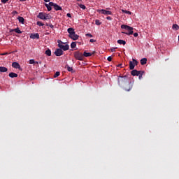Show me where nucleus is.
I'll list each match as a JSON object with an SVG mask.
<instances>
[{"label": "nucleus", "mask_w": 179, "mask_h": 179, "mask_svg": "<svg viewBox=\"0 0 179 179\" xmlns=\"http://www.w3.org/2000/svg\"><path fill=\"white\" fill-rule=\"evenodd\" d=\"M9 0H1L2 3H6Z\"/></svg>", "instance_id": "obj_41"}, {"label": "nucleus", "mask_w": 179, "mask_h": 179, "mask_svg": "<svg viewBox=\"0 0 179 179\" xmlns=\"http://www.w3.org/2000/svg\"><path fill=\"white\" fill-rule=\"evenodd\" d=\"M67 31L69 33V37H70V36H73V34H75V29L71 27V28H69L67 29Z\"/></svg>", "instance_id": "obj_11"}, {"label": "nucleus", "mask_w": 179, "mask_h": 179, "mask_svg": "<svg viewBox=\"0 0 179 179\" xmlns=\"http://www.w3.org/2000/svg\"><path fill=\"white\" fill-rule=\"evenodd\" d=\"M12 31H15L17 34H22V31L19 29V27L16 29H10V33H12Z\"/></svg>", "instance_id": "obj_13"}, {"label": "nucleus", "mask_w": 179, "mask_h": 179, "mask_svg": "<svg viewBox=\"0 0 179 179\" xmlns=\"http://www.w3.org/2000/svg\"><path fill=\"white\" fill-rule=\"evenodd\" d=\"M131 73L132 76H139V75H141V73H145V71H138L136 69H134L131 71Z\"/></svg>", "instance_id": "obj_7"}, {"label": "nucleus", "mask_w": 179, "mask_h": 179, "mask_svg": "<svg viewBox=\"0 0 179 179\" xmlns=\"http://www.w3.org/2000/svg\"><path fill=\"white\" fill-rule=\"evenodd\" d=\"M13 68H15V69H19L20 71L22 70V67H20V64L17 62H13L12 64Z\"/></svg>", "instance_id": "obj_10"}, {"label": "nucleus", "mask_w": 179, "mask_h": 179, "mask_svg": "<svg viewBox=\"0 0 179 179\" xmlns=\"http://www.w3.org/2000/svg\"><path fill=\"white\" fill-rule=\"evenodd\" d=\"M117 48H110L111 52H115V50H117Z\"/></svg>", "instance_id": "obj_37"}, {"label": "nucleus", "mask_w": 179, "mask_h": 179, "mask_svg": "<svg viewBox=\"0 0 179 179\" xmlns=\"http://www.w3.org/2000/svg\"><path fill=\"white\" fill-rule=\"evenodd\" d=\"M79 6L81 9H86V6L84 4H79Z\"/></svg>", "instance_id": "obj_33"}, {"label": "nucleus", "mask_w": 179, "mask_h": 179, "mask_svg": "<svg viewBox=\"0 0 179 179\" xmlns=\"http://www.w3.org/2000/svg\"><path fill=\"white\" fill-rule=\"evenodd\" d=\"M20 2H24L27 0H20Z\"/></svg>", "instance_id": "obj_49"}, {"label": "nucleus", "mask_w": 179, "mask_h": 179, "mask_svg": "<svg viewBox=\"0 0 179 179\" xmlns=\"http://www.w3.org/2000/svg\"><path fill=\"white\" fill-rule=\"evenodd\" d=\"M9 55V53H8V52H4V53L0 54V55Z\"/></svg>", "instance_id": "obj_42"}, {"label": "nucleus", "mask_w": 179, "mask_h": 179, "mask_svg": "<svg viewBox=\"0 0 179 179\" xmlns=\"http://www.w3.org/2000/svg\"><path fill=\"white\" fill-rule=\"evenodd\" d=\"M117 82H118L119 86H120L121 87H123L124 85L128 82V77L127 76H120L117 78Z\"/></svg>", "instance_id": "obj_2"}, {"label": "nucleus", "mask_w": 179, "mask_h": 179, "mask_svg": "<svg viewBox=\"0 0 179 179\" xmlns=\"http://www.w3.org/2000/svg\"><path fill=\"white\" fill-rule=\"evenodd\" d=\"M12 15H13V16H15V15H17V11H13Z\"/></svg>", "instance_id": "obj_38"}, {"label": "nucleus", "mask_w": 179, "mask_h": 179, "mask_svg": "<svg viewBox=\"0 0 179 179\" xmlns=\"http://www.w3.org/2000/svg\"><path fill=\"white\" fill-rule=\"evenodd\" d=\"M0 72H8V68L5 66H0Z\"/></svg>", "instance_id": "obj_22"}, {"label": "nucleus", "mask_w": 179, "mask_h": 179, "mask_svg": "<svg viewBox=\"0 0 179 179\" xmlns=\"http://www.w3.org/2000/svg\"><path fill=\"white\" fill-rule=\"evenodd\" d=\"M45 54L48 55V57H51V50L48 49L47 50H45Z\"/></svg>", "instance_id": "obj_24"}, {"label": "nucleus", "mask_w": 179, "mask_h": 179, "mask_svg": "<svg viewBox=\"0 0 179 179\" xmlns=\"http://www.w3.org/2000/svg\"><path fill=\"white\" fill-rule=\"evenodd\" d=\"M67 68V71H69V72H71L72 73H73V69L69 66H66Z\"/></svg>", "instance_id": "obj_26"}, {"label": "nucleus", "mask_w": 179, "mask_h": 179, "mask_svg": "<svg viewBox=\"0 0 179 179\" xmlns=\"http://www.w3.org/2000/svg\"><path fill=\"white\" fill-rule=\"evenodd\" d=\"M117 66V68H120V67L122 66V64H120Z\"/></svg>", "instance_id": "obj_47"}, {"label": "nucleus", "mask_w": 179, "mask_h": 179, "mask_svg": "<svg viewBox=\"0 0 179 179\" xmlns=\"http://www.w3.org/2000/svg\"><path fill=\"white\" fill-rule=\"evenodd\" d=\"M45 20H48L50 19H51V15H50L49 14L45 13Z\"/></svg>", "instance_id": "obj_27"}, {"label": "nucleus", "mask_w": 179, "mask_h": 179, "mask_svg": "<svg viewBox=\"0 0 179 179\" xmlns=\"http://www.w3.org/2000/svg\"><path fill=\"white\" fill-rule=\"evenodd\" d=\"M95 52H93L92 53L90 52H87L86 51L84 52L83 53V58H85V57H92V54H94Z\"/></svg>", "instance_id": "obj_17"}, {"label": "nucleus", "mask_w": 179, "mask_h": 179, "mask_svg": "<svg viewBox=\"0 0 179 179\" xmlns=\"http://www.w3.org/2000/svg\"><path fill=\"white\" fill-rule=\"evenodd\" d=\"M30 38H32L33 40H35V38H37V40H38V38H40V34H38V33L32 34L30 36Z\"/></svg>", "instance_id": "obj_14"}, {"label": "nucleus", "mask_w": 179, "mask_h": 179, "mask_svg": "<svg viewBox=\"0 0 179 179\" xmlns=\"http://www.w3.org/2000/svg\"><path fill=\"white\" fill-rule=\"evenodd\" d=\"M44 2H50V0H43Z\"/></svg>", "instance_id": "obj_48"}, {"label": "nucleus", "mask_w": 179, "mask_h": 179, "mask_svg": "<svg viewBox=\"0 0 179 179\" xmlns=\"http://www.w3.org/2000/svg\"><path fill=\"white\" fill-rule=\"evenodd\" d=\"M36 24H37L38 26H44V24H43V22H40V21H38V22H36Z\"/></svg>", "instance_id": "obj_34"}, {"label": "nucleus", "mask_w": 179, "mask_h": 179, "mask_svg": "<svg viewBox=\"0 0 179 179\" xmlns=\"http://www.w3.org/2000/svg\"><path fill=\"white\" fill-rule=\"evenodd\" d=\"M99 12H101L102 15H113V13L111 11H108L104 9L100 10Z\"/></svg>", "instance_id": "obj_12"}, {"label": "nucleus", "mask_w": 179, "mask_h": 179, "mask_svg": "<svg viewBox=\"0 0 179 179\" xmlns=\"http://www.w3.org/2000/svg\"><path fill=\"white\" fill-rule=\"evenodd\" d=\"M66 16H67V17H72V16L71 15V13H67Z\"/></svg>", "instance_id": "obj_45"}, {"label": "nucleus", "mask_w": 179, "mask_h": 179, "mask_svg": "<svg viewBox=\"0 0 179 179\" xmlns=\"http://www.w3.org/2000/svg\"><path fill=\"white\" fill-rule=\"evenodd\" d=\"M178 1H179V0H178Z\"/></svg>", "instance_id": "obj_56"}, {"label": "nucleus", "mask_w": 179, "mask_h": 179, "mask_svg": "<svg viewBox=\"0 0 179 179\" xmlns=\"http://www.w3.org/2000/svg\"><path fill=\"white\" fill-rule=\"evenodd\" d=\"M46 26H50V24H46Z\"/></svg>", "instance_id": "obj_52"}, {"label": "nucleus", "mask_w": 179, "mask_h": 179, "mask_svg": "<svg viewBox=\"0 0 179 179\" xmlns=\"http://www.w3.org/2000/svg\"><path fill=\"white\" fill-rule=\"evenodd\" d=\"M117 43L120 44V45L122 44L123 45H125L127 44V42L125 41H124V40L119 39L117 41Z\"/></svg>", "instance_id": "obj_21"}, {"label": "nucleus", "mask_w": 179, "mask_h": 179, "mask_svg": "<svg viewBox=\"0 0 179 179\" xmlns=\"http://www.w3.org/2000/svg\"><path fill=\"white\" fill-rule=\"evenodd\" d=\"M10 78H17V74L16 73L11 72L8 74Z\"/></svg>", "instance_id": "obj_20"}, {"label": "nucleus", "mask_w": 179, "mask_h": 179, "mask_svg": "<svg viewBox=\"0 0 179 179\" xmlns=\"http://www.w3.org/2000/svg\"><path fill=\"white\" fill-rule=\"evenodd\" d=\"M49 27H51V29H54V25H52V24H49Z\"/></svg>", "instance_id": "obj_44"}, {"label": "nucleus", "mask_w": 179, "mask_h": 179, "mask_svg": "<svg viewBox=\"0 0 179 179\" xmlns=\"http://www.w3.org/2000/svg\"><path fill=\"white\" fill-rule=\"evenodd\" d=\"M74 57L78 61H83V54H82V52L79 51H76L74 52Z\"/></svg>", "instance_id": "obj_6"}, {"label": "nucleus", "mask_w": 179, "mask_h": 179, "mask_svg": "<svg viewBox=\"0 0 179 179\" xmlns=\"http://www.w3.org/2000/svg\"><path fill=\"white\" fill-rule=\"evenodd\" d=\"M29 64H36V61H34V59H30L29 62Z\"/></svg>", "instance_id": "obj_35"}, {"label": "nucleus", "mask_w": 179, "mask_h": 179, "mask_svg": "<svg viewBox=\"0 0 179 179\" xmlns=\"http://www.w3.org/2000/svg\"><path fill=\"white\" fill-rule=\"evenodd\" d=\"M95 24H96V26H100V24H101V22H100V20H96Z\"/></svg>", "instance_id": "obj_30"}, {"label": "nucleus", "mask_w": 179, "mask_h": 179, "mask_svg": "<svg viewBox=\"0 0 179 179\" xmlns=\"http://www.w3.org/2000/svg\"><path fill=\"white\" fill-rule=\"evenodd\" d=\"M58 43V47L59 48H60L61 50H62L63 51H68V50H69V45H61V44H64V42L61 40L57 41Z\"/></svg>", "instance_id": "obj_3"}, {"label": "nucleus", "mask_w": 179, "mask_h": 179, "mask_svg": "<svg viewBox=\"0 0 179 179\" xmlns=\"http://www.w3.org/2000/svg\"><path fill=\"white\" fill-rule=\"evenodd\" d=\"M172 29H173V30H178V29H179L178 24H173Z\"/></svg>", "instance_id": "obj_25"}, {"label": "nucleus", "mask_w": 179, "mask_h": 179, "mask_svg": "<svg viewBox=\"0 0 179 179\" xmlns=\"http://www.w3.org/2000/svg\"><path fill=\"white\" fill-rule=\"evenodd\" d=\"M45 6L47 8L48 12H50L52 8H51V6H50V4H48V3H45Z\"/></svg>", "instance_id": "obj_23"}, {"label": "nucleus", "mask_w": 179, "mask_h": 179, "mask_svg": "<svg viewBox=\"0 0 179 179\" xmlns=\"http://www.w3.org/2000/svg\"><path fill=\"white\" fill-rule=\"evenodd\" d=\"M49 5L50 6H53L55 10H62V8L61 6H58V4H57V3H52V2H50Z\"/></svg>", "instance_id": "obj_8"}, {"label": "nucleus", "mask_w": 179, "mask_h": 179, "mask_svg": "<svg viewBox=\"0 0 179 179\" xmlns=\"http://www.w3.org/2000/svg\"><path fill=\"white\" fill-rule=\"evenodd\" d=\"M37 17H38L39 19H41L42 20H45V13H39Z\"/></svg>", "instance_id": "obj_16"}, {"label": "nucleus", "mask_w": 179, "mask_h": 179, "mask_svg": "<svg viewBox=\"0 0 179 179\" xmlns=\"http://www.w3.org/2000/svg\"><path fill=\"white\" fill-rule=\"evenodd\" d=\"M134 86V83H132L131 82H129L127 81L124 85H123V89L126 91V92H130L132 90V87Z\"/></svg>", "instance_id": "obj_4"}, {"label": "nucleus", "mask_w": 179, "mask_h": 179, "mask_svg": "<svg viewBox=\"0 0 179 179\" xmlns=\"http://www.w3.org/2000/svg\"><path fill=\"white\" fill-rule=\"evenodd\" d=\"M85 36H88V37H93V35H92V34H85Z\"/></svg>", "instance_id": "obj_39"}, {"label": "nucleus", "mask_w": 179, "mask_h": 179, "mask_svg": "<svg viewBox=\"0 0 179 179\" xmlns=\"http://www.w3.org/2000/svg\"><path fill=\"white\" fill-rule=\"evenodd\" d=\"M121 29H124V30H127V31H129V32L122 31V33L123 34H127V36H131V35L134 34V28L131 27H129V26L125 25V24H122Z\"/></svg>", "instance_id": "obj_1"}, {"label": "nucleus", "mask_w": 179, "mask_h": 179, "mask_svg": "<svg viewBox=\"0 0 179 179\" xmlns=\"http://www.w3.org/2000/svg\"><path fill=\"white\" fill-rule=\"evenodd\" d=\"M50 33H51V31L46 33V34H50Z\"/></svg>", "instance_id": "obj_50"}, {"label": "nucleus", "mask_w": 179, "mask_h": 179, "mask_svg": "<svg viewBox=\"0 0 179 179\" xmlns=\"http://www.w3.org/2000/svg\"><path fill=\"white\" fill-rule=\"evenodd\" d=\"M70 38H71V40H73L74 41H76V40H78L79 38V35L76 34V33H75L74 34L69 36Z\"/></svg>", "instance_id": "obj_15"}, {"label": "nucleus", "mask_w": 179, "mask_h": 179, "mask_svg": "<svg viewBox=\"0 0 179 179\" xmlns=\"http://www.w3.org/2000/svg\"><path fill=\"white\" fill-rule=\"evenodd\" d=\"M138 33L136 32V33L134 34V37H138Z\"/></svg>", "instance_id": "obj_46"}, {"label": "nucleus", "mask_w": 179, "mask_h": 179, "mask_svg": "<svg viewBox=\"0 0 179 179\" xmlns=\"http://www.w3.org/2000/svg\"><path fill=\"white\" fill-rule=\"evenodd\" d=\"M60 74L61 73H59V71H57L54 75V78H58V76H59Z\"/></svg>", "instance_id": "obj_32"}, {"label": "nucleus", "mask_w": 179, "mask_h": 179, "mask_svg": "<svg viewBox=\"0 0 179 179\" xmlns=\"http://www.w3.org/2000/svg\"><path fill=\"white\" fill-rule=\"evenodd\" d=\"M39 64H41V62H40Z\"/></svg>", "instance_id": "obj_55"}, {"label": "nucleus", "mask_w": 179, "mask_h": 179, "mask_svg": "<svg viewBox=\"0 0 179 179\" xmlns=\"http://www.w3.org/2000/svg\"><path fill=\"white\" fill-rule=\"evenodd\" d=\"M140 62L142 65H146V62H148V59L143 58L141 59Z\"/></svg>", "instance_id": "obj_19"}, {"label": "nucleus", "mask_w": 179, "mask_h": 179, "mask_svg": "<svg viewBox=\"0 0 179 179\" xmlns=\"http://www.w3.org/2000/svg\"><path fill=\"white\" fill-rule=\"evenodd\" d=\"M35 64H38V62H35Z\"/></svg>", "instance_id": "obj_53"}, {"label": "nucleus", "mask_w": 179, "mask_h": 179, "mask_svg": "<svg viewBox=\"0 0 179 179\" xmlns=\"http://www.w3.org/2000/svg\"><path fill=\"white\" fill-rule=\"evenodd\" d=\"M143 73H140V74L138 75V79L140 80L143 78Z\"/></svg>", "instance_id": "obj_31"}, {"label": "nucleus", "mask_w": 179, "mask_h": 179, "mask_svg": "<svg viewBox=\"0 0 179 179\" xmlns=\"http://www.w3.org/2000/svg\"><path fill=\"white\" fill-rule=\"evenodd\" d=\"M64 51H62V49L61 48L56 49L55 51V55L56 57H61V55H63Z\"/></svg>", "instance_id": "obj_9"}, {"label": "nucleus", "mask_w": 179, "mask_h": 179, "mask_svg": "<svg viewBox=\"0 0 179 179\" xmlns=\"http://www.w3.org/2000/svg\"><path fill=\"white\" fill-rule=\"evenodd\" d=\"M122 12L123 13H127V15H132V13L131 11H128V10H122Z\"/></svg>", "instance_id": "obj_28"}, {"label": "nucleus", "mask_w": 179, "mask_h": 179, "mask_svg": "<svg viewBox=\"0 0 179 179\" xmlns=\"http://www.w3.org/2000/svg\"><path fill=\"white\" fill-rule=\"evenodd\" d=\"M76 43H78V44H82V43H80V42H76Z\"/></svg>", "instance_id": "obj_51"}, {"label": "nucleus", "mask_w": 179, "mask_h": 179, "mask_svg": "<svg viewBox=\"0 0 179 179\" xmlns=\"http://www.w3.org/2000/svg\"><path fill=\"white\" fill-rule=\"evenodd\" d=\"M90 43H96V40L94 39H90Z\"/></svg>", "instance_id": "obj_43"}, {"label": "nucleus", "mask_w": 179, "mask_h": 179, "mask_svg": "<svg viewBox=\"0 0 179 179\" xmlns=\"http://www.w3.org/2000/svg\"><path fill=\"white\" fill-rule=\"evenodd\" d=\"M106 19H107V20H113V18L111 17H110V16H108L106 17Z\"/></svg>", "instance_id": "obj_40"}, {"label": "nucleus", "mask_w": 179, "mask_h": 179, "mask_svg": "<svg viewBox=\"0 0 179 179\" xmlns=\"http://www.w3.org/2000/svg\"><path fill=\"white\" fill-rule=\"evenodd\" d=\"M76 43H77V42H72V43H71V48H76Z\"/></svg>", "instance_id": "obj_29"}, {"label": "nucleus", "mask_w": 179, "mask_h": 179, "mask_svg": "<svg viewBox=\"0 0 179 179\" xmlns=\"http://www.w3.org/2000/svg\"><path fill=\"white\" fill-rule=\"evenodd\" d=\"M138 64H139V62H138L136 59H132V61H130L129 62V69L131 70V71H133V69H135V66H136V65H138Z\"/></svg>", "instance_id": "obj_5"}, {"label": "nucleus", "mask_w": 179, "mask_h": 179, "mask_svg": "<svg viewBox=\"0 0 179 179\" xmlns=\"http://www.w3.org/2000/svg\"><path fill=\"white\" fill-rule=\"evenodd\" d=\"M107 59L109 62H111L113 61V57L111 56H109Z\"/></svg>", "instance_id": "obj_36"}, {"label": "nucleus", "mask_w": 179, "mask_h": 179, "mask_svg": "<svg viewBox=\"0 0 179 179\" xmlns=\"http://www.w3.org/2000/svg\"><path fill=\"white\" fill-rule=\"evenodd\" d=\"M77 1H80L81 0H77Z\"/></svg>", "instance_id": "obj_54"}, {"label": "nucleus", "mask_w": 179, "mask_h": 179, "mask_svg": "<svg viewBox=\"0 0 179 179\" xmlns=\"http://www.w3.org/2000/svg\"><path fill=\"white\" fill-rule=\"evenodd\" d=\"M17 20L20 23H22V24H24V18H23V17H18Z\"/></svg>", "instance_id": "obj_18"}]
</instances>
